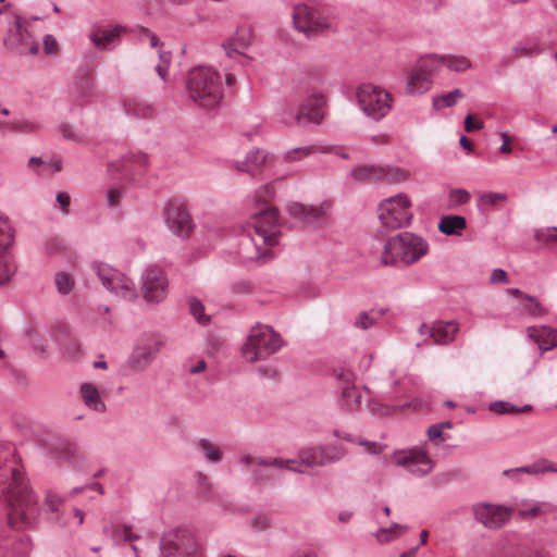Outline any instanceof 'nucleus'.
<instances>
[{
    "label": "nucleus",
    "mask_w": 557,
    "mask_h": 557,
    "mask_svg": "<svg viewBox=\"0 0 557 557\" xmlns=\"http://www.w3.org/2000/svg\"><path fill=\"white\" fill-rule=\"evenodd\" d=\"M0 492L8 507V522L12 528H29L39 515L38 499L28 488L15 447L0 443Z\"/></svg>",
    "instance_id": "1"
},
{
    "label": "nucleus",
    "mask_w": 557,
    "mask_h": 557,
    "mask_svg": "<svg viewBox=\"0 0 557 557\" xmlns=\"http://www.w3.org/2000/svg\"><path fill=\"white\" fill-rule=\"evenodd\" d=\"M253 222L243 232L238 243V253L245 261L267 262L274 256L272 248L278 243L274 227L278 223V210L268 208L253 213Z\"/></svg>",
    "instance_id": "2"
},
{
    "label": "nucleus",
    "mask_w": 557,
    "mask_h": 557,
    "mask_svg": "<svg viewBox=\"0 0 557 557\" xmlns=\"http://www.w3.org/2000/svg\"><path fill=\"white\" fill-rule=\"evenodd\" d=\"M345 455V450L336 445H319L314 447L302 448L299 451V459L282 458H252L245 456L240 462L247 466L276 467L282 470L301 473L297 466L322 467L339 461Z\"/></svg>",
    "instance_id": "3"
},
{
    "label": "nucleus",
    "mask_w": 557,
    "mask_h": 557,
    "mask_svg": "<svg viewBox=\"0 0 557 557\" xmlns=\"http://www.w3.org/2000/svg\"><path fill=\"white\" fill-rule=\"evenodd\" d=\"M186 89L195 106L215 109L223 99L222 75L212 66H195L187 74Z\"/></svg>",
    "instance_id": "4"
},
{
    "label": "nucleus",
    "mask_w": 557,
    "mask_h": 557,
    "mask_svg": "<svg viewBox=\"0 0 557 557\" xmlns=\"http://www.w3.org/2000/svg\"><path fill=\"white\" fill-rule=\"evenodd\" d=\"M428 252L429 244L423 237L401 232L386 240L380 260L384 265H411Z\"/></svg>",
    "instance_id": "5"
},
{
    "label": "nucleus",
    "mask_w": 557,
    "mask_h": 557,
    "mask_svg": "<svg viewBox=\"0 0 557 557\" xmlns=\"http://www.w3.org/2000/svg\"><path fill=\"white\" fill-rule=\"evenodd\" d=\"M283 346V341L271 326L256 324L242 346L243 358L250 363L265 360Z\"/></svg>",
    "instance_id": "6"
},
{
    "label": "nucleus",
    "mask_w": 557,
    "mask_h": 557,
    "mask_svg": "<svg viewBox=\"0 0 557 557\" xmlns=\"http://www.w3.org/2000/svg\"><path fill=\"white\" fill-rule=\"evenodd\" d=\"M356 98L363 114L374 121L382 120L392 110L393 97L379 86L361 84L356 89Z\"/></svg>",
    "instance_id": "7"
},
{
    "label": "nucleus",
    "mask_w": 557,
    "mask_h": 557,
    "mask_svg": "<svg viewBox=\"0 0 557 557\" xmlns=\"http://www.w3.org/2000/svg\"><path fill=\"white\" fill-rule=\"evenodd\" d=\"M412 202L405 193L383 199L379 205V219L391 230L406 227L412 220Z\"/></svg>",
    "instance_id": "8"
},
{
    "label": "nucleus",
    "mask_w": 557,
    "mask_h": 557,
    "mask_svg": "<svg viewBox=\"0 0 557 557\" xmlns=\"http://www.w3.org/2000/svg\"><path fill=\"white\" fill-rule=\"evenodd\" d=\"M8 34L3 39L4 46L15 54H37L39 45L30 29V23L17 14L11 15Z\"/></svg>",
    "instance_id": "9"
},
{
    "label": "nucleus",
    "mask_w": 557,
    "mask_h": 557,
    "mask_svg": "<svg viewBox=\"0 0 557 557\" xmlns=\"http://www.w3.org/2000/svg\"><path fill=\"white\" fill-rule=\"evenodd\" d=\"M92 269L103 287L110 293L129 301L137 297L135 283L120 271L104 263H94Z\"/></svg>",
    "instance_id": "10"
},
{
    "label": "nucleus",
    "mask_w": 557,
    "mask_h": 557,
    "mask_svg": "<svg viewBox=\"0 0 557 557\" xmlns=\"http://www.w3.org/2000/svg\"><path fill=\"white\" fill-rule=\"evenodd\" d=\"M392 462L405 468L418 478L430 474L435 467V461L430 457L424 446L396 450L392 456Z\"/></svg>",
    "instance_id": "11"
},
{
    "label": "nucleus",
    "mask_w": 557,
    "mask_h": 557,
    "mask_svg": "<svg viewBox=\"0 0 557 557\" xmlns=\"http://www.w3.org/2000/svg\"><path fill=\"white\" fill-rule=\"evenodd\" d=\"M293 23L298 32L308 37L319 34L330 26L327 17L317 8L308 4H299L294 8Z\"/></svg>",
    "instance_id": "12"
},
{
    "label": "nucleus",
    "mask_w": 557,
    "mask_h": 557,
    "mask_svg": "<svg viewBox=\"0 0 557 557\" xmlns=\"http://www.w3.org/2000/svg\"><path fill=\"white\" fill-rule=\"evenodd\" d=\"M196 539L188 528H177L164 533L160 541V552L163 557L174 554L190 555L196 552Z\"/></svg>",
    "instance_id": "13"
},
{
    "label": "nucleus",
    "mask_w": 557,
    "mask_h": 557,
    "mask_svg": "<svg viewBox=\"0 0 557 557\" xmlns=\"http://www.w3.org/2000/svg\"><path fill=\"white\" fill-rule=\"evenodd\" d=\"M141 289L146 301L160 304L169 293V281L161 267L149 265L141 274Z\"/></svg>",
    "instance_id": "14"
},
{
    "label": "nucleus",
    "mask_w": 557,
    "mask_h": 557,
    "mask_svg": "<svg viewBox=\"0 0 557 557\" xmlns=\"http://www.w3.org/2000/svg\"><path fill=\"white\" fill-rule=\"evenodd\" d=\"M14 233L10 219L0 212V284L9 282L15 272V265L7 253L14 243Z\"/></svg>",
    "instance_id": "15"
},
{
    "label": "nucleus",
    "mask_w": 557,
    "mask_h": 557,
    "mask_svg": "<svg viewBox=\"0 0 557 557\" xmlns=\"http://www.w3.org/2000/svg\"><path fill=\"white\" fill-rule=\"evenodd\" d=\"M65 499L66 497L59 495L54 491H48L45 496L47 511L51 515V520L58 525L71 528L73 527V518L76 520L75 528H79L84 522L85 513L78 508H73L72 513L66 515L62 509Z\"/></svg>",
    "instance_id": "16"
},
{
    "label": "nucleus",
    "mask_w": 557,
    "mask_h": 557,
    "mask_svg": "<svg viewBox=\"0 0 557 557\" xmlns=\"http://www.w3.org/2000/svg\"><path fill=\"white\" fill-rule=\"evenodd\" d=\"M164 220L170 231L180 237H188L194 230L190 213L183 203L177 201H169L165 205Z\"/></svg>",
    "instance_id": "17"
},
{
    "label": "nucleus",
    "mask_w": 557,
    "mask_h": 557,
    "mask_svg": "<svg viewBox=\"0 0 557 557\" xmlns=\"http://www.w3.org/2000/svg\"><path fill=\"white\" fill-rule=\"evenodd\" d=\"M324 106L325 97L321 92H312L306 97L296 114L283 115L281 121L292 123L305 120L312 123H320L324 116Z\"/></svg>",
    "instance_id": "18"
},
{
    "label": "nucleus",
    "mask_w": 557,
    "mask_h": 557,
    "mask_svg": "<svg viewBox=\"0 0 557 557\" xmlns=\"http://www.w3.org/2000/svg\"><path fill=\"white\" fill-rule=\"evenodd\" d=\"M339 388V401L347 410H356L361 404V393L355 384V375L349 370H342L336 374Z\"/></svg>",
    "instance_id": "19"
},
{
    "label": "nucleus",
    "mask_w": 557,
    "mask_h": 557,
    "mask_svg": "<svg viewBox=\"0 0 557 557\" xmlns=\"http://www.w3.org/2000/svg\"><path fill=\"white\" fill-rule=\"evenodd\" d=\"M475 519L488 529L502 528L510 518V512L503 506L479 504L473 507Z\"/></svg>",
    "instance_id": "20"
},
{
    "label": "nucleus",
    "mask_w": 557,
    "mask_h": 557,
    "mask_svg": "<svg viewBox=\"0 0 557 557\" xmlns=\"http://www.w3.org/2000/svg\"><path fill=\"white\" fill-rule=\"evenodd\" d=\"M330 208L331 205L327 201H323L318 205L290 202L286 206V211L292 218L304 224H313L326 214Z\"/></svg>",
    "instance_id": "21"
},
{
    "label": "nucleus",
    "mask_w": 557,
    "mask_h": 557,
    "mask_svg": "<svg viewBox=\"0 0 557 557\" xmlns=\"http://www.w3.org/2000/svg\"><path fill=\"white\" fill-rule=\"evenodd\" d=\"M162 346L160 339L140 344L132 352L128 359L129 367L135 371H144L156 359Z\"/></svg>",
    "instance_id": "22"
},
{
    "label": "nucleus",
    "mask_w": 557,
    "mask_h": 557,
    "mask_svg": "<svg viewBox=\"0 0 557 557\" xmlns=\"http://www.w3.org/2000/svg\"><path fill=\"white\" fill-rule=\"evenodd\" d=\"M419 332L422 335H430L434 344H448L455 339L458 332V325L454 321H440L435 322L431 326L423 323L420 326Z\"/></svg>",
    "instance_id": "23"
},
{
    "label": "nucleus",
    "mask_w": 557,
    "mask_h": 557,
    "mask_svg": "<svg viewBox=\"0 0 557 557\" xmlns=\"http://www.w3.org/2000/svg\"><path fill=\"white\" fill-rule=\"evenodd\" d=\"M553 510L552 504L534 499L522 500L517 506V515L522 519H534L550 513Z\"/></svg>",
    "instance_id": "24"
},
{
    "label": "nucleus",
    "mask_w": 557,
    "mask_h": 557,
    "mask_svg": "<svg viewBox=\"0 0 557 557\" xmlns=\"http://www.w3.org/2000/svg\"><path fill=\"white\" fill-rule=\"evenodd\" d=\"M103 533L116 544L140 539V535L134 532L133 527L127 523L110 522L103 527Z\"/></svg>",
    "instance_id": "25"
},
{
    "label": "nucleus",
    "mask_w": 557,
    "mask_h": 557,
    "mask_svg": "<svg viewBox=\"0 0 557 557\" xmlns=\"http://www.w3.org/2000/svg\"><path fill=\"white\" fill-rule=\"evenodd\" d=\"M528 334L533 338L542 351H547L557 346V330L548 326H530Z\"/></svg>",
    "instance_id": "26"
},
{
    "label": "nucleus",
    "mask_w": 557,
    "mask_h": 557,
    "mask_svg": "<svg viewBox=\"0 0 557 557\" xmlns=\"http://www.w3.org/2000/svg\"><path fill=\"white\" fill-rule=\"evenodd\" d=\"M432 83L433 79L416 64L408 75L406 90L410 95L423 94L430 89Z\"/></svg>",
    "instance_id": "27"
},
{
    "label": "nucleus",
    "mask_w": 557,
    "mask_h": 557,
    "mask_svg": "<svg viewBox=\"0 0 557 557\" xmlns=\"http://www.w3.org/2000/svg\"><path fill=\"white\" fill-rule=\"evenodd\" d=\"M79 394L84 405L96 412L102 413L107 410L106 404L101 398L98 387L92 383H83L79 387Z\"/></svg>",
    "instance_id": "28"
},
{
    "label": "nucleus",
    "mask_w": 557,
    "mask_h": 557,
    "mask_svg": "<svg viewBox=\"0 0 557 557\" xmlns=\"http://www.w3.org/2000/svg\"><path fill=\"white\" fill-rule=\"evenodd\" d=\"M268 162V154L260 149H252L247 154L244 161L238 162L236 168L238 171L248 172L256 175L262 166Z\"/></svg>",
    "instance_id": "29"
},
{
    "label": "nucleus",
    "mask_w": 557,
    "mask_h": 557,
    "mask_svg": "<svg viewBox=\"0 0 557 557\" xmlns=\"http://www.w3.org/2000/svg\"><path fill=\"white\" fill-rule=\"evenodd\" d=\"M383 164H363L352 169L351 176L359 182L382 183Z\"/></svg>",
    "instance_id": "30"
},
{
    "label": "nucleus",
    "mask_w": 557,
    "mask_h": 557,
    "mask_svg": "<svg viewBox=\"0 0 557 557\" xmlns=\"http://www.w3.org/2000/svg\"><path fill=\"white\" fill-rule=\"evenodd\" d=\"M123 29L122 26H115L110 29H99L90 35V40L97 48L112 49Z\"/></svg>",
    "instance_id": "31"
},
{
    "label": "nucleus",
    "mask_w": 557,
    "mask_h": 557,
    "mask_svg": "<svg viewBox=\"0 0 557 557\" xmlns=\"http://www.w3.org/2000/svg\"><path fill=\"white\" fill-rule=\"evenodd\" d=\"M467 226V221L461 215H445L441 218L437 228L448 236H459Z\"/></svg>",
    "instance_id": "32"
},
{
    "label": "nucleus",
    "mask_w": 557,
    "mask_h": 557,
    "mask_svg": "<svg viewBox=\"0 0 557 557\" xmlns=\"http://www.w3.org/2000/svg\"><path fill=\"white\" fill-rule=\"evenodd\" d=\"M124 112L135 119H150L153 108L148 102L138 99H127L123 102Z\"/></svg>",
    "instance_id": "33"
},
{
    "label": "nucleus",
    "mask_w": 557,
    "mask_h": 557,
    "mask_svg": "<svg viewBox=\"0 0 557 557\" xmlns=\"http://www.w3.org/2000/svg\"><path fill=\"white\" fill-rule=\"evenodd\" d=\"M39 129V124L24 116L14 117L1 125V131L17 134H34Z\"/></svg>",
    "instance_id": "34"
},
{
    "label": "nucleus",
    "mask_w": 557,
    "mask_h": 557,
    "mask_svg": "<svg viewBox=\"0 0 557 557\" xmlns=\"http://www.w3.org/2000/svg\"><path fill=\"white\" fill-rule=\"evenodd\" d=\"M509 472L511 474H529L540 476L547 472H557V466H554L546 459H541L531 465L511 469Z\"/></svg>",
    "instance_id": "35"
},
{
    "label": "nucleus",
    "mask_w": 557,
    "mask_h": 557,
    "mask_svg": "<svg viewBox=\"0 0 557 557\" xmlns=\"http://www.w3.org/2000/svg\"><path fill=\"white\" fill-rule=\"evenodd\" d=\"M442 60V54L429 53L421 57L416 64L433 79L444 69Z\"/></svg>",
    "instance_id": "36"
},
{
    "label": "nucleus",
    "mask_w": 557,
    "mask_h": 557,
    "mask_svg": "<svg viewBox=\"0 0 557 557\" xmlns=\"http://www.w3.org/2000/svg\"><path fill=\"white\" fill-rule=\"evenodd\" d=\"M512 51L519 57L530 58L539 55L543 51V47L539 38L531 37L517 42L513 46Z\"/></svg>",
    "instance_id": "37"
},
{
    "label": "nucleus",
    "mask_w": 557,
    "mask_h": 557,
    "mask_svg": "<svg viewBox=\"0 0 557 557\" xmlns=\"http://www.w3.org/2000/svg\"><path fill=\"white\" fill-rule=\"evenodd\" d=\"M408 530L407 525L393 523L389 528H380L373 533L379 543H388L403 536Z\"/></svg>",
    "instance_id": "38"
},
{
    "label": "nucleus",
    "mask_w": 557,
    "mask_h": 557,
    "mask_svg": "<svg viewBox=\"0 0 557 557\" xmlns=\"http://www.w3.org/2000/svg\"><path fill=\"white\" fill-rule=\"evenodd\" d=\"M197 447L208 462L219 463L222 460V450L213 442L207 438H200L197 443Z\"/></svg>",
    "instance_id": "39"
},
{
    "label": "nucleus",
    "mask_w": 557,
    "mask_h": 557,
    "mask_svg": "<svg viewBox=\"0 0 557 557\" xmlns=\"http://www.w3.org/2000/svg\"><path fill=\"white\" fill-rule=\"evenodd\" d=\"M520 311L533 318H540L548 313V310L535 297L530 295H523Z\"/></svg>",
    "instance_id": "40"
},
{
    "label": "nucleus",
    "mask_w": 557,
    "mask_h": 557,
    "mask_svg": "<svg viewBox=\"0 0 557 557\" xmlns=\"http://www.w3.org/2000/svg\"><path fill=\"white\" fill-rule=\"evenodd\" d=\"M443 65L445 69L460 73L471 67V61L465 55L442 54Z\"/></svg>",
    "instance_id": "41"
},
{
    "label": "nucleus",
    "mask_w": 557,
    "mask_h": 557,
    "mask_svg": "<svg viewBox=\"0 0 557 557\" xmlns=\"http://www.w3.org/2000/svg\"><path fill=\"white\" fill-rule=\"evenodd\" d=\"M463 97V92L459 88H455L451 91L443 95L433 97L432 106L436 110L450 108L455 106L459 99Z\"/></svg>",
    "instance_id": "42"
},
{
    "label": "nucleus",
    "mask_w": 557,
    "mask_h": 557,
    "mask_svg": "<svg viewBox=\"0 0 557 557\" xmlns=\"http://www.w3.org/2000/svg\"><path fill=\"white\" fill-rule=\"evenodd\" d=\"M409 176V172L405 169L383 165L382 183L399 184L407 181Z\"/></svg>",
    "instance_id": "43"
},
{
    "label": "nucleus",
    "mask_w": 557,
    "mask_h": 557,
    "mask_svg": "<svg viewBox=\"0 0 557 557\" xmlns=\"http://www.w3.org/2000/svg\"><path fill=\"white\" fill-rule=\"evenodd\" d=\"M317 152H319V148L317 146L296 147L287 150L283 156V160L287 163H295Z\"/></svg>",
    "instance_id": "44"
},
{
    "label": "nucleus",
    "mask_w": 557,
    "mask_h": 557,
    "mask_svg": "<svg viewBox=\"0 0 557 557\" xmlns=\"http://www.w3.org/2000/svg\"><path fill=\"white\" fill-rule=\"evenodd\" d=\"M54 285L59 294L69 295L75 286V280L71 273L60 271L54 275Z\"/></svg>",
    "instance_id": "45"
},
{
    "label": "nucleus",
    "mask_w": 557,
    "mask_h": 557,
    "mask_svg": "<svg viewBox=\"0 0 557 557\" xmlns=\"http://www.w3.org/2000/svg\"><path fill=\"white\" fill-rule=\"evenodd\" d=\"M275 189L272 183H267L260 186L255 193V201L259 206H264L260 211L256 212L257 214L261 211L270 208L268 203L274 198Z\"/></svg>",
    "instance_id": "46"
},
{
    "label": "nucleus",
    "mask_w": 557,
    "mask_h": 557,
    "mask_svg": "<svg viewBox=\"0 0 557 557\" xmlns=\"http://www.w3.org/2000/svg\"><path fill=\"white\" fill-rule=\"evenodd\" d=\"M189 310L198 323L206 325L210 322V315L205 313V306L201 300L197 298L189 299Z\"/></svg>",
    "instance_id": "47"
},
{
    "label": "nucleus",
    "mask_w": 557,
    "mask_h": 557,
    "mask_svg": "<svg viewBox=\"0 0 557 557\" xmlns=\"http://www.w3.org/2000/svg\"><path fill=\"white\" fill-rule=\"evenodd\" d=\"M529 408H530L529 405H525L523 408H518L517 406L512 405L511 403L503 401V400L491 403L488 406V409L492 412L497 413V414H507V413H512V412H519L521 410H527Z\"/></svg>",
    "instance_id": "48"
},
{
    "label": "nucleus",
    "mask_w": 557,
    "mask_h": 557,
    "mask_svg": "<svg viewBox=\"0 0 557 557\" xmlns=\"http://www.w3.org/2000/svg\"><path fill=\"white\" fill-rule=\"evenodd\" d=\"M249 46V41L246 39H240L238 42L235 40L227 41L223 45V48L226 54L230 58H235L237 54H244V50Z\"/></svg>",
    "instance_id": "49"
},
{
    "label": "nucleus",
    "mask_w": 557,
    "mask_h": 557,
    "mask_svg": "<svg viewBox=\"0 0 557 557\" xmlns=\"http://www.w3.org/2000/svg\"><path fill=\"white\" fill-rule=\"evenodd\" d=\"M534 238L541 243L557 242V227H544L535 230Z\"/></svg>",
    "instance_id": "50"
},
{
    "label": "nucleus",
    "mask_w": 557,
    "mask_h": 557,
    "mask_svg": "<svg viewBox=\"0 0 557 557\" xmlns=\"http://www.w3.org/2000/svg\"><path fill=\"white\" fill-rule=\"evenodd\" d=\"M376 318L370 314V312L362 311L354 321V326L360 330H368L376 323Z\"/></svg>",
    "instance_id": "51"
},
{
    "label": "nucleus",
    "mask_w": 557,
    "mask_h": 557,
    "mask_svg": "<svg viewBox=\"0 0 557 557\" xmlns=\"http://www.w3.org/2000/svg\"><path fill=\"white\" fill-rule=\"evenodd\" d=\"M470 198L471 196L466 189L456 188L451 189L449 193L450 206H460L467 203Z\"/></svg>",
    "instance_id": "52"
},
{
    "label": "nucleus",
    "mask_w": 557,
    "mask_h": 557,
    "mask_svg": "<svg viewBox=\"0 0 557 557\" xmlns=\"http://www.w3.org/2000/svg\"><path fill=\"white\" fill-rule=\"evenodd\" d=\"M136 32L140 41H145L147 39L152 48H157L160 45L158 36L149 29L138 26L136 27Z\"/></svg>",
    "instance_id": "53"
},
{
    "label": "nucleus",
    "mask_w": 557,
    "mask_h": 557,
    "mask_svg": "<svg viewBox=\"0 0 557 557\" xmlns=\"http://www.w3.org/2000/svg\"><path fill=\"white\" fill-rule=\"evenodd\" d=\"M159 59H160V63L156 65V71L162 79H165L166 74H168V67L171 62V53L160 51Z\"/></svg>",
    "instance_id": "54"
},
{
    "label": "nucleus",
    "mask_w": 557,
    "mask_h": 557,
    "mask_svg": "<svg viewBox=\"0 0 557 557\" xmlns=\"http://www.w3.org/2000/svg\"><path fill=\"white\" fill-rule=\"evenodd\" d=\"M428 438L436 444L443 443L446 438L443 435V424H433L428 429Z\"/></svg>",
    "instance_id": "55"
},
{
    "label": "nucleus",
    "mask_w": 557,
    "mask_h": 557,
    "mask_svg": "<svg viewBox=\"0 0 557 557\" xmlns=\"http://www.w3.org/2000/svg\"><path fill=\"white\" fill-rule=\"evenodd\" d=\"M506 199V196L500 193H487L480 196V201L483 205L487 206H495L499 201H503Z\"/></svg>",
    "instance_id": "56"
},
{
    "label": "nucleus",
    "mask_w": 557,
    "mask_h": 557,
    "mask_svg": "<svg viewBox=\"0 0 557 557\" xmlns=\"http://www.w3.org/2000/svg\"><path fill=\"white\" fill-rule=\"evenodd\" d=\"M358 445L364 446L367 451L372 455H379L384 451L385 445L377 442H369V441H359Z\"/></svg>",
    "instance_id": "57"
},
{
    "label": "nucleus",
    "mask_w": 557,
    "mask_h": 557,
    "mask_svg": "<svg viewBox=\"0 0 557 557\" xmlns=\"http://www.w3.org/2000/svg\"><path fill=\"white\" fill-rule=\"evenodd\" d=\"M44 50L47 54H54L58 51L57 39L50 34L44 37Z\"/></svg>",
    "instance_id": "58"
},
{
    "label": "nucleus",
    "mask_w": 557,
    "mask_h": 557,
    "mask_svg": "<svg viewBox=\"0 0 557 557\" xmlns=\"http://www.w3.org/2000/svg\"><path fill=\"white\" fill-rule=\"evenodd\" d=\"M57 202L64 213H67L71 203V197L67 193L61 191L57 194Z\"/></svg>",
    "instance_id": "59"
},
{
    "label": "nucleus",
    "mask_w": 557,
    "mask_h": 557,
    "mask_svg": "<svg viewBox=\"0 0 557 557\" xmlns=\"http://www.w3.org/2000/svg\"><path fill=\"white\" fill-rule=\"evenodd\" d=\"M127 161L139 168H145L148 164V156L141 152L136 154L133 153L128 157Z\"/></svg>",
    "instance_id": "60"
},
{
    "label": "nucleus",
    "mask_w": 557,
    "mask_h": 557,
    "mask_svg": "<svg viewBox=\"0 0 557 557\" xmlns=\"http://www.w3.org/2000/svg\"><path fill=\"white\" fill-rule=\"evenodd\" d=\"M483 128V123L480 121H473L472 115L468 114L465 119V129L467 132L478 131Z\"/></svg>",
    "instance_id": "61"
},
{
    "label": "nucleus",
    "mask_w": 557,
    "mask_h": 557,
    "mask_svg": "<svg viewBox=\"0 0 557 557\" xmlns=\"http://www.w3.org/2000/svg\"><path fill=\"white\" fill-rule=\"evenodd\" d=\"M121 199V190L119 188H112L107 193V201L109 206H115Z\"/></svg>",
    "instance_id": "62"
},
{
    "label": "nucleus",
    "mask_w": 557,
    "mask_h": 557,
    "mask_svg": "<svg viewBox=\"0 0 557 557\" xmlns=\"http://www.w3.org/2000/svg\"><path fill=\"white\" fill-rule=\"evenodd\" d=\"M507 281V273L503 269H494L491 274V282L505 283Z\"/></svg>",
    "instance_id": "63"
},
{
    "label": "nucleus",
    "mask_w": 557,
    "mask_h": 557,
    "mask_svg": "<svg viewBox=\"0 0 557 557\" xmlns=\"http://www.w3.org/2000/svg\"><path fill=\"white\" fill-rule=\"evenodd\" d=\"M207 368V362L203 359H198L188 368V372L191 374H199Z\"/></svg>",
    "instance_id": "64"
}]
</instances>
